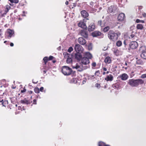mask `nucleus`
<instances>
[{
	"label": "nucleus",
	"instance_id": "obj_18",
	"mask_svg": "<svg viewBox=\"0 0 146 146\" xmlns=\"http://www.w3.org/2000/svg\"><path fill=\"white\" fill-rule=\"evenodd\" d=\"M11 9V7L9 5H6L5 7L4 12L3 14L5 15L9 11V10Z\"/></svg>",
	"mask_w": 146,
	"mask_h": 146
},
{
	"label": "nucleus",
	"instance_id": "obj_9",
	"mask_svg": "<svg viewBox=\"0 0 146 146\" xmlns=\"http://www.w3.org/2000/svg\"><path fill=\"white\" fill-rule=\"evenodd\" d=\"M80 34L82 36L86 38L88 37V32L86 30L84 29L81 30L80 31Z\"/></svg>",
	"mask_w": 146,
	"mask_h": 146
},
{
	"label": "nucleus",
	"instance_id": "obj_29",
	"mask_svg": "<svg viewBox=\"0 0 146 146\" xmlns=\"http://www.w3.org/2000/svg\"><path fill=\"white\" fill-rule=\"evenodd\" d=\"M43 60L44 61L45 64H46L48 59V57L46 56L43 58Z\"/></svg>",
	"mask_w": 146,
	"mask_h": 146
},
{
	"label": "nucleus",
	"instance_id": "obj_26",
	"mask_svg": "<svg viewBox=\"0 0 146 146\" xmlns=\"http://www.w3.org/2000/svg\"><path fill=\"white\" fill-rule=\"evenodd\" d=\"M110 29V27L108 26H106L103 29V31L104 32H107Z\"/></svg>",
	"mask_w": 146,
	"mask_h": 146
},
{
	"label": "nucleus",
	"instance_id": "obj_42",
	"mask_svg": "<svg viewBox=\"0 0 146 146\" xmlns=\"http://www.w3.org/2000/svg\"><path fill=\"white\" fill-rule=\"evenodd\" d=\"M92 66L95 67L96 66V63L95 62H93L92 64Z\"/></svg>",
	"mask_w": 146,
	"mask_h": 146
},
{
	"label": "nucleus",
	"instance_id": "obj_12",
	"mask_svg": "<svg viewBox=\"0 0 146 146\" xmlns=\"http://www.w3.org/2000/svg\"><path fill=\"white\" fill-rule=\"evenodd\" d=\"M79 27L84 29H86L87 28V26L83 22H80L78 24Z\"/></svg>",
	"mask_w": 146,
	"mask_h": 146
},
{
	"label": "nucleus",
	"instance_id": "obj_15",
	"mask_svg": "<svg viewBox=\"0 0 146 146\" xmlns=\"http://www.w3.org/2000/svg\"><path fill=\"white\" fill-rule=\"evenodd\" d=\"M128 75L126 74H123L120 76V78L123 80H125L128 78Z\"/></svg>",
	"mask_w": 146,
	"mask_h": 146
},
{
	"label": "nucleus",
	"instance_id": "obj_6",
	"mask_svg": "<svg viewBox=\"0 0 146 146\" xmlns=\"http://www.w3.org/2000/svg\"><path fill=\"white\" fill-rule=\"evenodd\" d=\"M117 7L115 5H112L109 7L108 10L109 12L112 13H115L117 11Z\"/></svg>",
	"mask_w": 146,
	"mask_h": 146
},
{
	"label": "nucleus",
	"instance_id": "obj_11",
	"mask_svg": "<svg viewBox=\"0 0 146 146\" xmlns=\"http://www.w3.org/2000/svg\"><path fill=\"white\" fill-rule=\"evenodd\" d=\"M95 28V26L93 23H91L88 27V30L89 31H93Z\"/></svg>",
	"mask_w": 146,
	"mask_h": 146
},
{
	"label": "nucleus",
	"instance_id": "obj_1",
	"mask_svg": "<svg viewBox=\"0 0 146 146\" xmlns=\"http://www.w3.org/2000/svg\"><path fill=\"white\" fill-rule=\"evenodd\" d=\"M90 63L89 59L86 57H83L81 60V62L79 64L77 63L75 66H72L73 68H75L78 71L81 72L88 68L87 65Z\"/></svg>",
	"mask_w": 146,
	"mask_h": 146
},
{
	"label": "nucleus",
	"instance_id": "obj_37",
	"mask_svg": "<svg viewBox=\"0 0 146 146\" xmlns=\"http://www.w3.org/2000/svg\"><path fill=\"white\" fill-rule=\"evenodd\" d=\"M73 50V48L72 47H70L68 49V51L69 52H71Z\"/></svg>",
	"mask_w": 146,
	"mask_h": 146
},
{
	"label": "nucleus",
	"instance_id": "obj_54",
	"mask_svg": "<svg viewBox=\"0 0 146 146\" xmlns=\"http://www.w3.org/2000/svg\"><path fill=\"white\" fill-rule=\"evenodd\" d=\"M106 72H103V75H105L106 74Z\"/></svg>",
	"mask_w": 146,
	"mask_h": 146
},
{
	"label": "nucleus",
	"instance_id": "obj_39",
	"mask_svg": "<svg viewBox=\"0 0 146 146\" xmlns=\"http://www.w3.org/2000/svg\"><path fill=\"white\" fill-rule=\"evenodd\" d=\"M95 86L97 87V88H99L100 87V84L96 83L95 84Z\"/></svg>",
	"mask_w": 146,
	"mask_h": 146
},
{
	"label": "nucleus",
	"instance_id": "obj_62",
	"mask_svg": "<svg viewBox=\"0 0 146 146\" xmlns=\"http://www.w3.org/2000/svg\"><path fill=\"white\" fill-rule=\"evenodd\" d=\"M96 9H95L94 10V12H95L96 11Z\"/></svg>",
	"mask_w": 146,
	"mask_h": 146
},
{
	"label": "nucleus",
	"instance_id": "obj_41",
	"mask_svg": "<svg viewBox=\"0 0 146 146\" xmlns=\"http://www.w3.org/2000/svg\"><path fill=\"white\" fill-rule=\"evenodd\" d=\"M53 58L54 57L53 56H50L49 57L48 59L49 60H52Z\"/></svg>",
	"mask_w": 146,
	"mask_h": 146
},
{
	"label": "nucleus",
	"instance_id": "obj_13",
	"mask_svg": "<svg viewBox=\"0 0 146 146\" xmlns=\"http://www.w3.org/2000/svg\"><path fill=\"white\" fill-rule=\"evenodd\" d=\"M64 55H65L66 56L67 55V57H68L66 61L67 63L68 64L71 63L72 62V58L70 57V55L66 52L64 53Z\"/></svg>",
	"mask_w": 146,
	"mask_h": 146
},
{
	"label": "nucleus",
	"instance_id": "obj_61",
	"mask_svg": "<svg viewBox=\"0 0 146 146\" xmlns=\"http://www.w3.org/2000/svg\"><path fill=\"white\" fill-rule=\"evenodd\" d=\"M9 5H11V6H12L13 5H12V4H9Z\"/></svg>",
	"mask_w": 146,
	"mask_h": 146
},
{
	"label": "nucleus",
	"instance_id": "obj_49",
	"mask_svg": "<svg viewBox=\"0 0 146 146\" xmlns=\"http://www.w3.org/2000/svg\"><path fill=\"white\" fill-rule=\"evenodd\" d=\"M103 70L104 71H106L107 70V68L105 67L103 68Z\"/></svg>",
	"mask_w": 146,
	"mask_h": 146
},
{
	"label": "nucleus",
	"instance_id": "obj_43",
	"mask_svg": "<svg viewBox=\"0 0 146 146\" xmlns=\"http://www.w3.org/2000/svg\"><path fill=\"white\" fill-rule=\"evenodd\" d=\"M43 89L44 88L43 87H41L39 91H40L41 92H42Z\"/></svg>",
	"mask_w": 146,
	"mask_h": 146
},
{
	"label": "nucleus",
	"instance_id": "obj_25",
	"mask_svg": "<svg viewBox=\"0 0 146 146\" xmlns=\"http://www.w3.org/2000/svg\"><path fill=\"white\" fill-rule=\"evenodd\" d=\"M137 28L138 29L142 30L143 28V27L141 24H138L137 26Z\"/></svg>",
	"mask_w": 146,
	"mask_h": 146
},
{
	"label": "nucleus",
	"instance_id": "obj_64",
	"mask_svg": "<svg viewBox=\"0 0 146 146\" xmlns=\"http://www.w3.org/2000/svg\"><path fill=\"white\" fill-rule=\"evenodd\" d=\"M7 41H5L4 42V43H6V42H7Z\"/></svg>",
	"mask_w": 146,
	"mask_h": 146
},
{
	"label": "nucleus",
	"instance_id": "obj_38",
	"mask_svg": "<svg viewBox=\"0 0 146 146\" xmlns=\"http://www.w3.org/2000/svg\"><path fill=\"white\" fill-rule=\"evenodd\" d=\"M100 72L99 70L96 71L95 73V75L98 76L100 74Z\"/></svg>",
	"mask_w": 146,
	"mask_h": 146
},
{
	"label": "nucleus",
	"instance_id": "obj_22",
	"mask_svg": "<svg viewBox=\"0 0 146 146\" xmlns=\"http://www.w3.org/2000/svg\"><path fill=\"white\" fill-rule=\"evenodd\" d=\"M84 57H86L88 59H91L92 57V55L89 52H86L85 53Z\"/></svg>",
	"mask_w": 146,
	"mask_h": 146
},
{
	"label": "nucleus",
	"instance_id": "obj_31",
	"mask_svg": "<svg viewBox=\"0 0 146 146\" xmlns=\"http://www.w3.org/2000/svg\"><path fill=\"white\" fill-rule=\"evenodd\" d=\"M106 144L102 142H100L98 143V146H105Z\"/></svg>",
	"mask_w": 146,
	"mask_h": 146
},
{
	"label": "nucleus",
	"instance_id": "obj_46",
	"mask_svg": "<svg viewBox=\"0 0 146 146\" xmlns=\"http://www.w3.org/2000/svg\"><path fill=\"white\" fill-rule=\"evenodd\" d=\"M26 91V89H24L23 90H21V92L22 93L25 92Z\"/></svg>",
	"mask_w": 146,
	"mask_h": 146
},
{
	"label": "nucleus",
	"instance_id": "obj_30",
	"mask_svg": "<svg viewBox=\"0 0 146 146\" xmlns=\"http://www.w3.org/2000/svg\"><path fill=\"white\" fill-rule=\"evenodd\" d=\"M9 1L11 3H17L19 2V0H9Z\"/></svg>",
	"mask_w": 146,
	"mask_h": 146
},
{
	"label": "nucleus",
	"instance_id": "obj_32",
	"mask_svg": "<svg viewBox=\"0 0 146 146\" xmlns=\"http://www.w3.org/2000/svg\"><path fill=\"white\" fill-rule=\"evenodd\" d=\"M136 22L137 23H145L144 21L138 19H137L136 20Z\"/></svg>",
	"mask_w": 146,
	"mask_h": 146
},
{
	"label": "nucleus",
	"instance_id": "obj_8",
	"mask_svg": "<svg viewBox=\"0 0 146 146\" xmlns=\"http://www.w3.org/2000/svg\"><path fill=\"white\" fill-rule=\"evenodd\" d=\"M14 33V31L11 29H8L6 32L8 38L10 39Z\"/></svg>",
	"mask_w": 146,
	"mask_h": 146
},
{
	"label": "nucleus",
	"instance_id": "obj_57",
	"mask_svg": "<svg viewBox=\"0 0 146 146\" xmlns=\"http://www.w3.org/2000/svg\"><path fill=\"white\" fill-rule=\"evenodd\" d=\"M105 146H110L109 145L106 144L105 145Z\"/></svg>",
	"mask_w": 146,
	"mask_h": 146
},
{
	"label": "nucleus",
	"instance_id": "obj_3",
	"mask_svg": "<svg viewBox=\"0 0 146 146\" xmlns=\"http://www.w3.org/2000/svg\"><path fill=\"white\" fill-rule=\"evenodd\" d=\"M120 35V33H115L113 31L111 30L108 32V36L109 39L114 41L118 39L119 35Z\"/></svg>",
	"mask_w": 146,
	"mask_h": 146
},
{
	"label": "nucleus",
	"instance_id": "obj_48",
	"mask_svg": "<svg viewBox=\"0 0 146 146\" xmlns=\"http://www.w3.org/2000/svg\"><path fill=\"white\" fill-rule=\"evenodd\" d=\"M33 102H34V103H33L34 104H36V100H35V99L34 100Z\"/></svg>",
	"mask_w": 146,
	"mask_h": 146
},
{
	"label": "nucleus",
	"instance_id": "obj_5",
	"mask_svg": "<svg viewBox=\"0 0 146 146\" xmlns=\"http://www.w3.org/2000/svg\"><path fill=\"white\" fill-rule=\"evenodd\" d=\"M74 49L77 53H81L84 50L83 48L79 44H76L75 46Z\"/></svg>",
	"mask_w": 146,
	"mask_h": 146
},
{
	"label": "nucleus",
	"instance_id": "obj_10",
	"mask_svg": "<svg viewBox=\"0 0 146 146\" xmlns=\"http://www.w3.org/2000/svg\"><path fill=\"white\" fill-rule=\"evenodd\" d=\"M78 40V42L80 44L82 45L85 44L86 42V40L82 37L79 38Z\"/></svg>",
	"mask_w": 146,
	"mask_h": 146
},
{
	"label": "nucleus",
	"instance_id": "obj_19",
	"mask_svg": "<svg viewBox=\"0 0 146 146\" xmlns=\"http://www.w3.org/2000/svg\"><path fill=\"white\" fill-rule=\"evenodd\" d=\"M81 13L82 16L84 18L88 17L89 15L88 13L85 10H83L81 11Z\"/></svg>",
	"mask_w": 146,
	"mask_h": 146
},
{
	"label": "nucleus",
	"instance_id": "obj_7",
	"mask_svg": "<svg viewBox=\"0 0 146 146\" xmlns=\"http://www.w3.org/2000/svg\"><path fill=\"white\" fill-rule=\"evenodd\" d=\"M138 44L136 41H132L129 44V46L131 48L135 49L138 46Z\"/></svg>",
	"mask_w": 146,
	"mask_h": 146
},
{
	"label": "nucleus",
	"instance_id": "obj_59",
	"mask_svg": "<svg viewBox=\"0 0 146 146\" xmlns=\"http://www.w3.org/2000/svg\"><path fill=\"white\" fill-rule=\"evenodd\" d=\"M32 92H33L31 91L30 92V93L31 94H32Z\"/></svg>",
	"mask_w": 146,
	"mask_h": 146
},
{
	"label": "nucleus",
	"instance_id": "obj_28",
	"mask_svg": "<svg viewBox=\"0 0 146 146\" xmlns=\"http://www.w3.org/2000/svg\"><path fill=\"white\" fill-rule=\"evenodd\" d=\"M122 42L120 40L118 41L116 43V45L118 46H120L122 45Z\"/></svg>",
	"mask_w": 146,
	"mask_h": 146
},
{
	"label": "nucleus",
	"instance_id": "obj_63",
	"mask_svg": "<svg viewBox=\"0 0 146 146\" xmlns=\"http://www.w3.org/2000/svg\"><path fill=\"white\" fill-rule=\"evenodd\" d=\"M127 67H126L125 68V69L126 70L127 69Z\"/></svg>",
	"mask_w": 146,
	"mask_h": 146
},
{
	"label": "nucleus",
	"instance_id": "obj_55",
	"mask_svg": "<svg viewBox=\"0 0 146 146\" xmlns=\"http://www.w3.org/2000/svg\"><path fill=\"white\" fill-rule=\"evenodd\" d=\"M125 65L126 66H127V64L126 63V62H125Z\"/></svg>",
	"mask_w": 146,
	"mask_h": 146
},
{
	"label": "nucleus",
	"instance_id": "obj_44",
	"mask_svg": "<svg viewBox=\"0 0 146 146\" xmlns=\"http://www.w3.org/2000/svg\"><path fill=\"white\" fill-rule=\"evenodd\" d=\"M143 16L144 17H146V13H144L142 14Z\"/></svg>",
	"mask_w": 146,
	"mask_h": 146
},
{
	"label": "nucleus",
	"instance_id": "obj_21",
	"mask_svg": "<svg viewBox=\"0 0 146 146\" xmlns=\"http://www.w3.org/2000/svg\"><path fill=\"white\" fill-rule=\"evenodd\" d=\"M102 33L99 31H94L92 33V35L93 37H96L100 35Z\"/></svg>",
	"mask_w": 146,
	"mask_h": 146
},
{
	"label": "nucleus",
	"instance_id": "obj_23",
	"mask_svg": "<svg viewBox=\"0 0 146 146\" xmlns=\"http://www.w3.org/2000/svg\"><path fill=\"white\" fill-rule=\"evenodd\" d=\"M141 57L144 59H146V51H143L141 54Z\"/></svg>",
	"mask_w": 146,
	"mask_h": 146
},
{
	"label": "nucleus",
	"instance_id": "obj_51",
	"mask_svg": "<svg viewBox=\"0 0 146 146\" xmlns=\"http://www.w3.org/2000/svg\"><path fill=\"white\" fill-rule=\"evenodd\" d=\"M123 44L125 45H126V41L125 40H124L123 42Z\"/></svg>",
	"mask_w": 146,
	"mask_h": 146
},
{
	"label": "nucleus",
	"instance_id": "obj_16",
	"mask_svg": "<svg viewBox=\"0 0 146 146\" xmlns=\"http://www.w3.org/2000/svg\"><path fill=\"white\" fill-rule=\"evenodd\" d=\"M113 79V76L111 74H110L107 75L106 78H105V80L107 81H112Z\"/></svg>",
	"mask_w": 146,
	"mask_h": 146
},
{
	"label": "nucleus",
	"instance_id": "obj_47",
	"mask_svg": "<svg viewBox=\"0 0 146 146\" xmlns=\"http://www.w3.org/2000/svg\"><path fill=\"white\" fill-rule=\"evenodd\" d=\"M135 36V35L134 34H132L130 35V36L131 38H133Z\"/></svg>",
	"mask_w": 146,
	"mask_h": 146
},
{
	"label": "nucleus",
	"instance_id": "obj_56",
	"mask_svg": "<svg viewBox=\"0 0 146 146\" xmlns=\"http://www.w3.org/2000/svg\"><path fill=\"white\" fill-rule=\"evenodd\" d=\"M43 72L44 73H44H46V71L45 70H44L43 71Z\"/></svg>",
	"mask_w": 146,
	"mask_h": 146
},
{
	"label": "nucleus",
	"instance_id": "obj_60",
	"mask_svg": "<svg viewBox=\"0 0 146 146\" xmlns=\"http://www.w3.org/2000/svg\"><path fill=\"white\" fill-rule=\"evenodd\" d=\"M92 76V78H94V76Z\"/></svg>",
	"mask_w": 146,
	"mask_h": 146
},
{
	"label": "nucleus",
	"instance_id": "obj_2",
	"mask_svg": "<svg viewBox=\"0 0 146 146\" xmlns=\"http://www.w3.org/2000/svg\"><path fill=\"white\" fill-rule=\"evenodd\" d=\"M144 81L141 79H129L128 81L127 84L132 87H137L139 84H142Z\"/></svg>",
	"mask_w": 146,
	"mask_h": 146
},
{
	"label": "nucleus",
	"instance_id": "obj_14",
	"mask_svg": "<svg viewBox=\"0 0 146 146\" xmlns=\"http://www.w3.org/2000/svg\"><path fill=\"white\" fill-rule=\"evenodd\" d=\"M125 18V14L124 13H120L118 17V20L121 21L123 20Z\"/></svg>",
	"mask_w": 146,
	"mask_h": 146
},
{
	"label": "nucleus",
	"instance_id": "obj_34",
	"mask_svg": "<svg viewBox=\"0 0 146 146\" xmlns=\"http://www.w3.org/2000/svg\"><path fill=\"white\" fill-rule=\"evenodd\" d=\"M0 102H2V104L3 105V106H6V104L5 103L6 102V101H3V100H1Z\"/></svg>",
	"mask_w": 146,
	"mask_h": 146
},
{
	"label": "nucleus",
	"instance_id": "obj_35",
	"mask_svg": "<svg viewBox=\"0 0 146 146\" xmlns=\"http://www.w3.org/2000/svg\"><path fill=\"white\" fill-rule=\"evenodd\" d=\"M88 48L89 50H92V46L91 43H90L88 45Z\"/></svg>",
	"mask_w": 146,
	"mask_h": 146
},
{
	"label": "nucleus",
	"instance_id": "obj_33",
	"mask_svg": "<svg viewBox=\"0 0 146 146\" xmlns=\"http://www.w3.org/2000/svg\"><path fill=\"white\" fill-rule=\"evenodd\" d=\"M35 92L36 93H38L39 92V89L38 88H34Z\"/></svg>",
	"mask_w": 146,
	"mask_h": 146
},
{
	"label": "nucleus",
	"instance_id": "obj_36",
	"mask_svg": "<svg viewBox=\"0 0 146 146\" xmlns=\"http://www.w3.org/2000/svg\"><path fill=\"white\" fill-rule=\"evenodd\" d=\"M98 25L101 27H103V26L102 25V21H99L98 22Z\"/></svg>",
	"mask_w": 146,
	"mask_h": 146
},
{
	"label": "nucleus",
	"instance_id": "obj_20",
	"mask_svg": "<svg viewBox=\"0 0 146 146\" xmlns=\"http://www.w3.org/2000/svg\"><path fill=\"white\" fill-rule=\"evenodd\" d=\"M80 53H77L75 54V58L78 60H80L82 58V56Z\"/></svg>",
	"mask_w": 146,
	"mask_h": 146
},
{
	"label": "nucleus",
	"instance_id": "obj_53",
	"mask_svg": "<svg viewBox=\"0 0 146 146\" xmlns=\"http://www.w3.org/2000/svg\"><path fill=\"white\" fill-rule=\"evenodd\" d=\"M86 82V81L84 80L83 81V84H84Z\"/></svg>",
	"mask_w": 146,
	"mask_h": 146
},
{
	"label": "nucleus",
	"instance_id": "obj_17",
	"mask_svg": "<svg viewBox=\"0 0 146 146\" xmlns=\"http://www.w3.org/2000/svg\"><path fill=\"white\" fill-rule=\"evenodd\" d=\"M104 62L107 64H110L111 62V58L109 56L106 57L104 59Z\"/></svg>",
	"mask_w": 146,
	"mask_h": 146
},
{
	"label": "nucleus",
	"instance_id": "obj_50",
	"mask_svg": "<svg viewBox=\"0 0 146 146\" xmlns=\"http://www.w3.org/2000/svg\"><path fill=\"white\" fill-rule=\"evenodd\" d=\"M10 45L11 46H13L14 45V44L13 43H11L10 44Z\"/></svg>",
	"mask_w": 146,
	"mask_h": 146
},
{
	"label": "nucleus",
	"instance_id": "obj_4",
	"mask_svg": "<svg viewBox=\"0 0 146 146\" xmlns=\"http://www.w3.org/2000/svg\"><path fill=\"white\" fill-rule=\"evenodd\" d=\"M62 71L63 74L65 75H70L72 72V69L66 66H64L62 67Z\"/></svg>",
	"mask_w": 146,
	"mask_h": 146
},
{
	"label": "nucleus",
	"instance_id": "obj_24",
	"mask_svg": "<svg viewBox=\"0 0 146 146\" xmlns=\"http://www.w3.org/2000/svg\"><path fill=\"white\" fill-rule=\"evenodd\" d=\"M21 102L22 104H28L30 103L29 101L27 100H26V99H25L23 100H21Z\"/></svg>",
	"mask_w": 146,
	"mask_h": 146
},
{
	"label": "nucleus",
	"instance_id": "obj_58",
	"mask_svg": "<svg viewBox=\"0 0 146 146\" xmlns=\"http://www.w3.org/2000/svg\"><path fill=\"white\" fill-rule=\"evenodd\" d=\"M109 73V72L108 71L106 72V74H108Z\"/></svg>",
	"mask_w": 146,
	"mask_h": 146
},
{
	"label": "nucleus",
	"instance_id": "obj_45",
	"mask_svg": "<svg viewBox=\"0 0 146 146\" xmlns=\"http://www.w3.org/2000/svg\"><path fill=\"white\" fill-rule=\"evenodd\" d=\"M2 34V31L1 29H0V37H1Z\"/></svg>",
	"mask_w": 146,
	"mask_h": 146
},
{
	"label": "nucleus",
	"instance_id": "obj_52",
	"mask_svg": "<svg viewBox=\"0 0 146 146\" xmlns=\"http://www.w3.org/2000/svg\"><path fill=\"white\" fill-rule=\"evenodd\" d=\"M68 1H66V3H65V4L66 5H67L68 4Z\"/></svg>",
	"mask_w": 146,
	"mask_h": 146
},
{
	"label": "nucleus",
	"instance_id": "obj_27",
	"mask_svg": "<svg viewBox=\"0 0 146 146\" xmlns=\"http://www.w3.org/2000/svg\"><path fill=\"white\" fill-rule=\"evenodd\" d=\"M136 63L138 64H143V62L142 60L139 59L137 60Z\"/></svg>",
	"mask_w": 146,
	"mask_h": 146
},
{
	"label": "nucleus",
	"instance_id": "obj_40",
	"mask_svg": "<svg viewBox=\"0 0 146 146\" xmlns=\"http://www.w3.org/2000/svg\"><path fill=\"white\" fill-rule=\"evenodd\" d=\"M141 78H146V74L142 75L141 76Z\"/></svg>",
	"mask_w": 146,
	"mask_h": 146
}]
</instances>
